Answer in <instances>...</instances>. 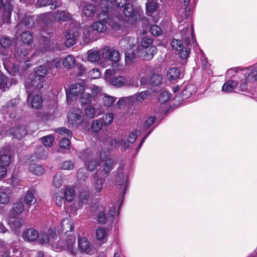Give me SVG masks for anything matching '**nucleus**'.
Segmentation results:
<instances>
[{
	"label": "nucleus",
	"mask_w": 257,
	"mask_h": 257,
	"mask_svg": "<svg viewBox=\"0 0 257 257\" xmlns=\"http://www.w3.org/2000/svg\"><path fill=\"white\" fill-rule=\"evenodd\" d=\"M79 37L80 33L79 32L69 30V32H66L65 35L66 41L65 42L66 46L70 47L74 45Z\"/></svg>",
	"instance_id": "nucleus-9"
},
{
	"label": "nucleus",
	"mask_w": 257,
	"mask_h": 257,
	"mask_svg": "<svg viewBox=\"0 0 257 257\" xmlns=\"http://www.w3.org/2000/svg\"><path fill=\"white\" fill-rule=\"evenodd\" d=\"M15 215H19L24 210V205L21 201H17L14 203L12 208Z\"/></svg>",
	"instance_id": "nucleus-35"
},
{
	"label": "nucleus",
	"mask_w": 257,
	"mask_h": 257,
	"mask_svg": "<svg viewBox=\"0 0 257 257\" xmlns=\"http://www.w3.org/2000/svg\"><path fill=\"white\" fill-rule=\"evenodd\" d=\"M171 45L172 47L176 50H180L183 47V43L180 40L173 39L171 43Z\"/></svg>",
	"instance_id": "nucleus-61"
},
{
	"label": "nucleus",
	"mask_w": 257,
	"mask_h": 257,
	"mask_svg": "<svg viewBox=\"0 0 257 257\" xmlns=\"http://www.w3.org/2000/svg\"><path fill=\"white\" fill-rule=\"evenodd\" d=\"M139 46L131 48L124 52L125 59L126 63H131L138 56H139L138 49Z\"/></svg>",
	"instance_id": "nucleus-12"
},
{
	"label": "nucleus",
	"mask_w": 257,
	"mask_h": 257,
	"mask_svg": "<svg viewBox=\"0 0 257 257\" xmlns=\"http://www.w3.org/2000/svg\"><path fill=\"white\" fill-rule=\"evenodd\" d=\"M31 105L34 108H38L42 105V97L40 95L34 96L31 101Z\"/></svg>",
	"instance_id": "nucleus-41"
},
{
	"label": "nucleus",
	"mask_w": 257,
	"mask_h": 257,
	"mask_svg": "<svg viewBox=\"0 0 257 257\" xmlns=\"http://www.w3.org/2000/svg\"><path fill=\"white\" fill-rule=\"evenodd\" d=\"M39 237V234L37 230L33 228L28 229L23 234V238L25 240L33 241Z\"/></svg>",
	"instance_id": "nucleus-13"
},
{
	"label": "nucleus",
	"mask_w": 257,
	"mask_h": 257,
	"mask_svg": "<svg viewBox=\"0 0 257 257\" xmlns=\"http://www.w3.org/2000/svg\"><path fill=\"white\" fill-rule=\"evenodd\" d=\"M10 133L16 139L21 140L26 135L27 131L24 125H19L16 127L11 128Z\"/></svg>",
	"instance_id": "nucleus-11"
},
{
	"label": "nucleus",
	"mask_w": 257,
	"mask_h": 257,
	"mask_svg": "<svg viewBox=\"0 0 257 257\" xmlns=\"http://www.w3.org/2000/svg\"><path fill=\"white\" fill-rule=\"evenodd\" d=\"M39 242L42 244H46L47 243L51 242V238L48 236L46 233H42L40 235H39Z\"/></svg>",
	"instance_id": "nucleus-59"
},
{
	"label": "nucleus",
	"mask_w": 257,
	"mask_h": 257,
	"mask_svg": "<svg viewBox=\"0 0 257 257\" xmlns=\"http://www.w3.org/2000/svg\"><path fill=\"white\" fill-rule=\"evenodd\" d=\"M25 25V29H29L33 27L34 25V19L33 16H25L22 20Z\"/></svg>",
	"instance_id": "nucleus-47"
},
{
	"label": "nucleus",
	"mask_w": 257,
	"mask_h": 257,
	"mask_svg": "<svg viewBox=\"0 0 257 257\" xmlns=\"http://www.w3.org/2000/svg\"><path fill=\"white\" fill-rule=\"evenodd\" d=\"M162 80V77L161 75L158 74H153L151 76L149 81L151 85L157 86L161 84Z\"/></svg>",
	"instance_id": "nucleus-48"
},
{
	"label": "nucleus",
	"mask_w": 257,
	"mask_h": 257,
	"mask_svg": "<svg viewBox=\"0 0 257 257\" xmlns=\"http://www.w3.org/2000/svg\"><path fill=\"white\" fill-rule=\"evenodd\" d=\"M102 58L109 61L112 66H117L120 60V54L118 51L113 50L109 46H106L100 50Z\"/></svg>",
	"instance_id": "nucleus-2"
},
{
	"label": "nucleus",
	"mask_w": 257,
	"mask_h": 257,
	"mask_svg": "<svg viewBox=\"0 0 257 257\" xmlns=\"http://www.w3.org/2000/svg\"><path fill=\"white\" fill-rule=\"evenodd\" d=\"M115 101V98L109 95H105L103 98L104 104L108 107L111 106Z\"/></svg>",
	"instance_id": "nucleus-57"
},
{
	"label": "nucleus",
	"mask_w": 257,
	"mask_h": 257,
	"mask_svg": "<svg viewBox=\"0 0 257 257\" xmlns=\"http://www.w3.org/2000/svg\"><path fill=\"white\" fill-rule=\"evenodd\" d=\"M54 199L56 204L58 206H61L63 204L65 203V198H64L63 193H57L54 195Z\"/></svg>",
	"instance_id": "nucleus-49"
},
{
	"label": "nucleus",
	"mask_w": 257,
	"mask_h": 257,
	"mask_svg": "<svg viewBox=\"0 0 257 257\" xmlns=\"http://www.w3.org/2000/svg\"><path fill=\"white\" fill-rule=\"evenodd\" d=\"M84 90V85L80 83L72 84L70 88V93L73 96H77Z\"/></svg>",
	"instance_id": "nucleus-30"
},
{
	"label": "nucleus",
	"mask_w": 257,
	"mask_h": 257,
	"mask_svg": "<svg viewBox=\"0 0 257 257\" xmlns=\"http://www.w3.org/2000/svg\"><path fill=\"white\" fill-rule=\"evenodd\" d=\"M11 150L7 147H3L0 151V165L8 167L13 161Z\"/></svg>",
	"instance_id": "nucleus-5"
},
{
	"label": "nucleus",
	"mask_w": 257,
	"mask_h": 257,
	"mask_svg": "<svg viewBox=\"0 0 257 257\" xmlns=\"http://www.w3.org/2000/svg\"><path fill=\"white\" fill-rule=\"evenodd\" d=\"M54 17L55 20L58 22H67L70 20L71 17L68 12L66 10H58L54 13Z\"/></svg>",
	"instance_id": "nucleus-17"
},
{
	"label": "nucleus",
	"mask_w": 257,
	"mask_h": 257,
	"mask_svg": "<svg viewBox=\"0 0 257 257\" xmlns=\"http://www.w3.org/2000/svg\"><path fill=\"white\" fill-rule=\"evenodd\" d=\"M10 189L8 187H0V204H7L10 200Z\"/></svg>",
	"instance_id": "nucleus-16"
},
{
	"label": "nucleus",
	"mask_w": 257,
	"mask_h": 257,
	"mask_svg": "<svg viewBox=\"0 0 257 257\" xmlns=\"http://www.w3.org/2000/svg\"><path fill=\"white\" fill-rule=\"evenodd\" d=\"M51 146H40L37 149L34 155L36 157V161L38 159L45 160L48 156V148Z\"/></svg>",
	"instance_id": "nucleus-18"
},
{
	"label": "nucleus",
	"mask_w": 257,
	"mask_h": 257,
	"mask_svg": "<svg viewBox=\"0 0 257 257\" xmlns=\"http://www.w3.org/2000/svg\"><path fill=\"white\" fill-rule=\"evenodd\" d=\"M100 7L101 9V13L107 14V12L110 11L113 7L111 0H101Z\"/></svg>",
	"instance_id": "nucleus-24"
},
{
	"label": "nucleus",
	"mask_w": 257,
	"mask_h": 257,
	"mask_svg": "<svg viewBox=\"0 0 257 257\" xmlns=\"http://www.w3.org/2000/svg\"><path fill=\"white\" fill-rule=\"evenodd\" d=\"M106 24L113 27H115L111 24L110 19L108 17V15H106L105 13H100L98 15V21L95 22L92 26L95 31L103 33L106 29Z\"/></svg>",
	"instance_id": "nucleus-3"
},
{
	"label": "nucleus",
	"mask_w": 257,
	"mask_h": 257,
	"mask_svg": "<svg viewBox=\"0 0 257 257\" xmlns=\"http://www.w3.org/2000/svg\"><path fill=\"white\" fill-rule=\"evenodd\" d=\"M180 71L176 67L170 68L168 70L167 76L170 80H176L179 76Z\"/></svg>",
	"instance_id": "nucleus-33"
},
{
	"label": "nucleus",
	"mask_w": 257,
	"mask_h": 257,
	"mask_svg": "<svg viewBox=\"0 0 257 257\" xmlns=\"http://www.w3.org/2000/svg\"><path fill=\"white\" fill-rule=\"evenodd\" d=\"M4 16L10 19L11 16V11L12 10L13 7L10 3H7L5 5H4Z\"/></svg>",
	"instance_id": "nucleus-60"
},
{
	"label": "nucleus",
	"mask_w": 257,
	"mask_h": 257,
	"mask_svg": "<svg viewBox=\"0 0 257 257\" xmlns=\"http://www.w3.org/2000/svg\"><path fill=\"white\" fill-rule=\"evenodd\" d=\"M158 8V4L154 0H148L146 4V9L148 13L153 14Z\"/></svg>",
	"instance_id": "nucleus-37"
},
{
	"label": "nucleus",
	"mask_w": 257,
	"mask_h": 257,
	"mask_svg": "<svg viewBox=\"0 0 257 257\" xmlns=\"http://www.w3.org/2000/svg\"><path fill=\"white\" fill-rule=\"evenodd\" d=\"M41 35L42 38V41L44 43V45H45V49L48 50L51 48L53 45V42H51L49 38L46 36H44L43 34H41Z\"/></svg>",
	"instance_id": "nucleus-58"
},
{
	"label": "nucleus",
	"mask_w": 257,
	"mask_h": 257,
	"mask_svg": "<svg viewBox=\"0 0 257 257\" xmlns=\"http://www.w3.org/2000/svg\"><path fill=\"white\" fill-rule=\"evenodd\" d=\"M180 51L179 53V56L183 59H186L190 52V48L189 47H182L180 49Z\"/></svg>",
	"instance_id": "nucleus-64"
},
{
	"label": "nucleus",
	"mask_w": 257,
	"mask_h": 257,
	"mask_svg": "<svg viewBox=\"0 0 257 257\" xmlns=\"http://www.w3.org/2000/svg\"><path fill=\"white\" fill-rule=\"evenodd\" d=\"M153 40L151 37L146 36L143 38L141 41V46L142 47H151L152 45Z\"/></svg>",
	"instance_id": "nucleus-56"
},
{
	"label": "nucleus",
	"mask_w": 257,
	"mask_h": 257,
	"mask_svg": "<svg viewBox=\"0 0 257 257\" xmlns=\"http://www.w3.org/2000/svg\"><path fill=\"white\" fill-rule=\"evenodd\" d=\"M82 104H89L91 102V95L88 93H83L80 97Z\"/></svg>",
	"instance_id": "nucleus-53"
},
{
	"label": "nucleus",
	"mask_w": 257,
	"mask_h": 257,
	"mask_svg": "<svg viewBox=\"0 0 257 257\" xmlns=\"http://www.w3.org/2000/svg\"><path fill=\"white\" fill-rule=\"evenodd\" d=\"M63 182L62 175L61 173H57L53 178V183L56 187L59 188Z\"/></svg>",
	"instance_id": "nucleus-52"
},
{
	"label": "nucleus",
	"mask_w": 257,
	"mask_h": 257,
	"mask_svg": "<svg viewBox=\"0 0 257 257\" xmlns=\"http://www.w3.org/2000/svg\"><path fill=\"white\" fill-rule=\"evenodd\" d=\"M88 176V171L86 168H80L77 174V177L80 180L84 181Z\"/></svg>",
	"instance_id": "nucleus-50"
},
{
	"label": "nucleus",
	"mask_w": 257,
	"mask_h": 257,
	"mask_svg": "<svg viewBox=\"0 0 257 257\" xmlns=\"http://www.w3.org/2000/svg\"><path fill=\"white\" fill-rule=\"evenodd\" d=\"M87 59L91 62H96L98 61L100 57V55L98 51L90 50L87 53Z\"/></svg>",
	"instance_id": "nucleus-29"
},
{
	"label": "nucleus",
	"mask_w": 257,
	"mask_h": 257,
	"mask_svg": "<svg viewBox=\"0 0 257 257\" xmlns=\"http://www.w3.org/2000/svg\"><path fill=\"white\" fill-rule=\"evenodd\" d=\"M29 170L33 174L37 176L41 175L44 172V169L42 166L35 163L30 165Z\"/></svg>",
	"instance_id": "nucleus-26"
},
{
	"label": "nucleus",
	"mask_w": 257,
	"mask_h": 257,
	"mask_svg": "<svg viewBox=\"0 0 257 257\" xmlns=\"http://www.w3.org/2000/svg\"><path fill=\"white\" fill-rule=\"evenodd\" d=\"M12 45V39L7 36H2L0 39V45L4 48H9Z\"/></svg>",
	"instance_id": "nucleus-42"
},
{
	"label": "nucleus",
	"mask_w": 257,
	"mask_h": 257,
	"mask_svg": "<svg viewBox=\"0 0 257 257\" xmlns=\"http://www.w3.org/2000/svg\"><path fill=\"white\" fill-rule=\"evenodd\" d=\"M170 95L168 92H163L159 95V101L162 103H164L170 99Z\"/></svg>",
	"instance_id": "nucleus-62"
},
{
	"label": "nucleus",
	"mask_w": 257,
	"mask_h": 257,
	"mask_svg": "<svg viewBox=\"0 0 257 257\" xmlns=\"http://www.w3.org/2000/svg\"><path fill=\"white\" fill-rule=\"evenodd\" d=\"M111 84L117 87H119L124 85L128 86L132 85L131 83L126 81L125 78L123 76L113 77L111 79Z\"/></svg>",
	"instance_id": "nucleus-19"
},
{
	"label": "nucleus",
	"mask_w": 257,
	"mask_h": 257,
	"mask_svg": "<svg viewBox=\"0 0 257 257\" xmlns=\"http://www.w3.org/2000/svg\"><path fill=\"white\" fill-rule=\"evenodd\" d=\"M9 78L2 73H0V89L5 91L6 88H8L11 84L9 83Z\"/></svg>",
	"instance_id": "nucleus-32"
},
{
	"label": "nucleus",
	"mask_w": 257,
	"mask_h": 257,
	"mask_svg": "<svg viewBox=\"0 0 257 257\" xmlns=\"http://www.w3.org/2000/svg\"><path fill=\"white\" fill-rule=\"evenodd\" d=\"M95 31L92 26L85 28L83 32V35L86 42L93 41L96 38L94 37Z\"/></svg>",
	"instance_id": "nucleus-22"
},
{
	"label": "nucleus",
	"mask_w": 257,
	"mask_h": 257,
	"mask_svg": "<svg viewBox=\"0 0 257 257\" xmlns=\"http://www.w3.org/2000/svg\"><path fill=\"white\" fill-rule=\"evenodd\" d=\"M107 235V232L103 227L97 228L96 232V237L97 240L104 241Z\"/></svg>",
	"instance_id": "nucleus-43"
},
{
	"label": "nucleus",
	"mask_w": 257,
	"mask_h": 257,
	"mask_svg": "<svg viewBox=\"0 0 257 257\" xmlns=\"http://www.w3.org/2000/svg\"><path fill=\"white\" fill-rule=\"evenodd\" d=\"M113 116L112 113H109L104 114L101 120L104 125L109 124L113 120Z\"/></svg>",
	"instance_id": "nucleus-55"
},
{
	"label": "nucleus",
	"mask_w": 257,
	"mask_h": 257,
	"mask_svg": "<svg viewBox=\"0 0 257 257\" xmlns=\"http://www.w3.org/2000/svg\"><path fill=\"white\" fill-rule=\"evenodd\" d=\"M24 201L26 204L29 205H32L36 202V199L33 190H29L27 191L24 197Z\"/></svg>",
	"instance_id": "nucleus-27"
},
{
	"label": "nucleus",
	"mask_w": 257,
	"mask_h": 257,
	"mask_svg": "<svg viewBox=\"0 0 257 257\" xmlns=\"http://www.w3.org/2000/svg\"><path fill=\"white\" fill-rule=\"evenodd\" d=\"M156 52L157 48L155 46L147 47L139 46L138 49L139 57L146 60L152 59Z\"/></svg>",
	"instance_id": "nucleus-6"
},
{
	"label": "nucleus",
	"mask_w": 257,
	"mask_h": 257,
	"mask_svg": "<svg viewBox=\"0 0 257 257\" xmlns=\"http://www.w3.org/2000/svg\"><path fill=\"white\" fill-rule=\"evenodd\" d=\"M43 145H52L54 141V137L52 135L45 136L41 138Z\"/></svg>",
	"instance_id": "nucleus-63"
},
{
	"label": "nucleus",
	"mask_w": 257,
	"mask_h": 257,
	"mask_svg": "<svg viewBox=\"0 0 257 257\" xmlns=\"http://www.w3.org/2000/svg\"><path fill=\"white\" fill-rule=\"evenodd\" d=\"M78 247L81 252L88 253L90 251V243L87 238L82 237L78 239Z\"/></svg>",
	"instance_id": "nucleus-23"
},
{
	"label": "nucleus",
	"mask_w": 257,
	"mask_h": 257,
	"mask_svg": "<svg viewBox=\"0 0 257 257\" xmlns=\"http://www.w3.org/2000/svg\"><path fill=\"white\" fill-rule=\"evenodd\" d=\"M95 115V109L91 105L86 107L85 111V115L87 118H92Z\"/></svg>",
	"instance_id": "nucleus-54"
},
{
	"label": "nucleus",
	"mask_w": 257,
	"mask_h": 257,
	"mask_svg": "<svg viewBox=\"0 0 257 257\" xmlns=\"http://www.w3.org/2000/svg\"><path fill=\"white\" fill-rule=\"evenodd\" d=\"M83 12L86 17H93L95 12V8L93 5H87L83 8Z\"/></svg>",
	"instance_id": "nucleus-39"
},
{
	"label": "nucleus",
	"mask_w": 257,
	"mask_h": 257,
	"mask_svg": "<svg viewBox=\"0 0 257 257\" xmlns=\"http://www.w3.org/2000/svg\"><path fill=\"white\" fill-rule=\"evenodd\" d=\"M24 221L20 218H12L9 221L10 227L13 230L19 229L23 226Z\"/></svg>",
	"instance_id": "nucleus-25"
},
{
	"label": "nucleus",
	"mask_w": 257,
	"mask_h": 257,
	"mask_svg": "<svg viewBox=\"0 0 257 257\" xmlns=\"http://www.w3.org/2000/svg\"><path fill=\"white\" fill-rule=\"evenodd\" d=\"M75 237L73 235L68 236L65 240L63 247L67 249L71 254H74L75 251L74 250V245L75 243Z\"/></svg>",
	"instance_id": "nucleus-21"
},
{
	"label": "nucleus",
	"mask_w": 257,
	"mask_h": 257,
	"mask_svg": "<svg viewBox=\"0 0 257 257\" xmlns=\"http://www.w3.org/2000/svg\"><path fill=\"white\" fill-rule=\"evenodd\" d=\"M111 146H104V147L101 149V151L100 153L99 157H100V154L101 153V152L104 151L105 152V153H103V155L105 154L107 155V157L108 159H111L109 156V153L110 150V147ZM100 161H97L94 159H92L90 160L88 162V164L86 165L88 169L90 171H92L95 170V169L96 168L97 166L101 165V167L103 164L104 162H103L101 158H100Z\"/></svg>",
	"instance_id": "nucleus-7"
},
{
	"label": "nucleus",
	"mask_w": 257,
	"mask_h": 257,
	"mask_svg": "<svg viewBox=\"0 0 257 257\" xmlns=\"http://www.w3.org/2000/svg\"><path fill=\"white\" fill-rule=\"evenodd\" d=\"M103 153H105L104 151L100 154V158L104 163L93 175L92 181L93 188L96 193H100L101 191L106 177L113 168V160L112 159H108L107 155H103Z\"/></svg>",
	"instance_id": "nucleus-1"
},
{
	"label": "nucleus",
	"mask_w": 257,
	"mask_h": 257,
	"mask_svg": "<svg viewBox=\"0 0 257 257\" xmlns=\"http://www.w3.org/2000/svg\"><path fill=\"white\" fill-rule=\"evenodd\" d=\"M20 161L22 164L30 165L34 164L33 162L36 161V157L35 155L25 156L22 157Z\"/></svg>",
	"instance_id": "nucleus-40"
},
{
	"label": "nucleus",
	"mask_w": 257,
	"mask_h": 257,
	"mask_svg": "<svg viewBox=\"0 0 257 257\" xmlns=\"http://www.w3.org/2000/svg\"><path fill=\"white\" fill-rule=\"evenodd\" d=\"M237 83L234 81L229 80L224 84L222 90L225 92H230L233 91L236 86Z\"/></svg>",
	"instance_id": "nucleus-34"
},
{
	"label": "nucleus",
	"mask_w": 257,
	"mask_h": 257,
	"mask_svg": "<svg viewBox=\"0 0 257 257\" xmlns=\"http://www.w3.org/2000/svg\"><path fill=\"white\" fill-rule=\"evenodd\" d=\"M75 63V58L72 55H68L63 61L64 67L68 69H70L74 66Z\"/></svg>",
	"instance_id": "nucleus-36"
},
{
	"label": "nucleus",
	"mask_w": 257,
	"mask_h": 257,
	"mask_svg": "<svg viewBox=\"0 0 257 257\" xmlns=\"http://www.w3.org/2000/svg\"><path fill=\"white\" fill-rule=\"evenodd\" d=\"M51 6V9L54 10L57 7H59L62 5L61 2H55L53 3L52 0H38L37 7H42L47 6Z\"/></svg>",
	"instance_id": "nucleus-20"
},
{
	"label": "nucleus",
	"mask_w": 257,
	"mask_h": 257,
	"mask_svg": "<svg viewBox=\"0 0 257 257\" xmlns=\"http://www.w3.org/2000/svg\"><path fill=\"white\" fill-rule=\"evenodd\" d=\"M62 231L66 234L73 229V225L69 219H65L61 222Z\"/></svg>",
	"instance_id": "nucleus-28"
},
{
	"label": "nucleus",
	"mask_w": 257,
	"mask_h": 257,
	"mask_svg": "<svg viewBox=\"0 0 257 257\" xmlns=\"http://www.w3.org/2000/svg\"><path fill=\"white\" fill-rule=\"evenodd\" d=\"M64 194L65 199L69 202L72 201L75 195L74 190L71 187L67 188Z\"/></svg>",
	"instance_id": "nucleus-44"
},
{
	"label": "nucleus",
	"mask_w": 257,
	"mask_h": 257,
	"mask_svg": "<svg viewBox=\"0 0 257 257\" xmlns=\"http://www.w3.org/2000/svg\"><path fill=\"white\" fill-rule=\"evenodd\" d=\"M133 40L130 37H125L122 39L119 43L120 48L125 51L133 47L137 48V45L133 42Z\"/></svg>",
	"instance_id": "nucleus-15"
},
{
	"label": "nucleus",
	"mask_w": 257,
	"mask_h": 257,
	"mask_svg": "<svg viewBox=\"0 0 257 257\" xmlns=\"http://www.w3.org/2000/svg\"><path fill=\"white\" fill-rule=\"evenodd\" d=\"M45 80L43 77L32 74L29 77V80L26 83V87L27 88H34L40 89L44 87Z\"/></svg>",
	"instance_id": "nucleus-4"
},
{
	"label": "nucleus",
	"mask_w": 257,
	"mask_h": 257,
	"mask_svg": "<svg viewBox=\"0 0 257 257\" xmlns=\"http://www.w3.org/2000/svg\"><path fill=\"white\" fill-rule=\"evenodd\" d=\"M102 125V120L100 119L95 120L91 124V129L93 132L97 133L101 129Z\"/></svg>",
	"instance_id": "nucleus-46"
},
{
	"label": "nucleus",
	"mask_w": 257,
	"mask_h": 257,
	"mask_svg": "<svg viewBox=\"0 0 257 257\" xmlns=\"http://www.w3.org/2000/svg\"><path fill=\"white\" fill-rule=\"evenodd\" d=\"M29 46L25 43L17 44L15 48V55L17 58H24L29 53Z\"/></svg>",
	"instance_id": "nucleus-10"
},
{
	"label": "nucleus",
	"mask_w": 257,
	"mask_h": 257,
	"mask_svg": "<svg viewBox=\"0 0 257 257\" xmlns=\"http://www.w3.org/2000/svg\"><path fill=\"white\" fill-rule=\"evenodd\" d=\"M124 181V175L122 168H118L116 172L115 185L121 186Z\"/></svg>",
	"instance_id": "nucleus-31"
},
{
	"label": "nucleus",
	"mask_w": 257,
	"mask_h": 257,
	"mask_svg": "<svg viewBox=\"0 0 257 257\" xmlns=\"http://www.w3.org/2000/svg\"><path fill=\"white\" fill-rule=\"evenodd\" d=\"M74 163L71 161H65L59 165V167L63 170H71L74 168Z\"/></svg>",
	"instance_id": "nucleus-51"
},
{
	"label": "nucleus",
	"mask_w": 257,
	"mask_h": 257,
	"mask_svg": "<svg viewBox=\"0 0 257 257\" xmlns=\"http://www.w3.org/2000/svg\"><path fill=\"white\" fill-rule=\"evenodd\" d=\"M21 39L22 42L21 43H25L28 45V44H31L33 42V36L31 32L25 31L22 34Z\"/></svg>",
	"instance_id": "nucleus-38"
},
{
	"label": "nucleus",
	"mask_w": 257,
	"mask_h": 257,
	"mask_svg": "<svg viewBox=\"0 0 257 257\" xmlns=\"http://www.w3.org/2000/svg\"><path fill=\"white\" fill-rule=\"evenodd\" d=\"M48 73V70L46 67L44 65L37 67L33 74L35 75L40 76L44 78L45 76Z\"/></svg>",
	"instance_id": "nucleus-45"
},
{
	"label": "nucleus",
	"mask_w": 257,
	"mask_h": 257,
	"mask_svg": "<svg viewBox=\"0 0 257 257\" xmlns=\"http://www.w3.org/2000/svg\"><path fill=\"white\" fill-rule=\"evenodd\" d=\"M122 12L124 16L126 17H132V18L136 21L139 19L138 14L135 12L133 6L131 4H126L122 8Z\"/></svg>",
	"instance_id": "nucleus-14"
},
{
	"label": "nucleus",
	"mask_w": 257,
	"mask_h": 257,
	"mask_svg": "<svg viewBox=\"0 0 257 257\" xmlns=\"http://www.w3.org/2000/svg\"><path fill=\"white\" fill-rule=\"evenodd\" d=\"M81 111L79 109L73 108L68 114L69 122L74 125H79L82 121Z\"/></svg>",
	"instance_id": "nucleus-8"
}]
</instances>
